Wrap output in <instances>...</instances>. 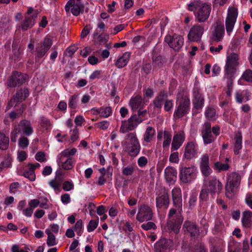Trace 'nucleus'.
<instances>
[{"instance_id": "obj_64", "label": "nucleus", "mask_w": 252, "mask_h": 252, "mask_svg": "<svg viewBox=\"0 0 252 252\" xmlns=\"http://www.w3.org/2000/svg\"><path fill=\"white\" fill-rule=\"evenodd\" d=\"M36 160L39 162H43L46 160L45 155L43 152H39L35 156Z\"/></svg>"}, {"instance_id": "obj_12", "label": "nucleus", "mask_w": 252, "mask_h": 252, "mask_svg": "<svg viewBox=\"0 0 252 252\" xmlns=\"http://www.w3.org/2000/svg\"><path fill=\"white\" fill-rule=\"evenodd\" d=\"M156 206L158 208L167 209L170 204L168 190L165 188H161L156 199Z\"/></svg>"}, {"instance_id": "obj_14", "label": "nucleus", "mask_w": 252, "mask_h": 252, "mask_svg": "<svg viewBox=\"0 0 252 252\" xmlns=\"http://www.w3.org/2000/svg\"><path fill=\"white\" fill-rule=\"evenodd\" d=\"M66 13L71 11V13L75 16H77L83 13L84 10V5L81 1H76L75 0H69L65 7Z\"/></svg>"}, {"instance_id": "obj_52", "label": "nucleus", "mask_w": 252, "mask_h": 252, "mask_svg": "<svg viewBox=\"0 0 252 252\" xmlns=\"http://www.w3.org/2000/svg\"><path fill=\"white\" fill-rule=\"evenodd\" d=\"M98 224V220H91L88 225H87V231L89 232H91L95 230V229L97 227Z\"/></svg>"}, {"instance_id": "obj_28", "label": "nucleus", "mask_w": 252, "mask_h": 252, "mask_svg": "<svg viewBox=\"0 0 252 252\" xmlns=\"http://www.w3.org/2000/svg\"><path fill=\"white\" fill-rule=\"evenodd\" d=\"M129 104L132 110L135 112L138 109H142L145 104L142 96L138 95L131 98Z\"/></svg>"}, {"instance_id": "obj_4", "label": "nucleus", "mask_w": 252, "mask_h": 252, "mask_svg": "<svg viewBox=\"0 0 252 252\" xmlns=\"http://www.w3.org/2000/svg\"><path fill=\"white\" fill-rule=\"evenodd\" d=\"M240 175L233 172L227 175V182L225 186V196L229 199H232L235 194V189L237 188L241 182Z\"/></svg>"}, {"instance_id": "obj_32", "label": "nucleus", "mask_w": 252, "mask_h": 252, "mask_svg": "<svg viewBox=\"0 0 252 252\" xmlns=\"http://www.w3.org/2000/svg\"><path fill=\"white\" fill-rule=\"evenodd\" d=\"M168 240L165 238L160 239L154 245L155 252H164L168 249Z\"/></svg>"}, {"instance_id": "obj_1", "label": "nucleus", "mask_w": 252, "mask_h": 252, "mask_svg": "<svg viewBox=\"0 0 252 252\" xmlns=\"http://www.w3.org/2000/svg\"><path fill=\"white\" fill-rule=\"evenodd\" d=\"M200 169L205 178L199 194V200L200 202H204L209 199V193L213 198L216 193L219 194L223 189V185L216 177L208 178L212 170L209 166V157L207 154H203L200 158Z\"/></svg>"}, {"instance_id": "obj_27", "label": "nucleus", "mask_w": 252, "mask_h": 252, "mask_svg": "<svg viewBox=\"0 0 252 252\" xmlns=\"http://www.w3.org/2000/svg\"><path fill=\"white\" fill-rule=\"evenodd\" d=\"M156 130L155 128L151 126L147 127L142 139V142L143 146L151 143L155 136Z\"/></svg>"}, {"instance_id": "obj_35", "label": "nucleus", "mask_w": 252, "mask_h": 252, "mask_svg": "<svg viewBox=\"0 0 252 252\" xmlns=\"http://www.w3.org/2000/svg\"><path fill=\"white\" fill-rule=\"evenodd\" d=\"M243 225L246 227L250 228L252 225V212L246 211L243 213L242 218Z\"/></svg>"}, {"instance_id": "obj_54", "label": "nucleus", "mask_w": 252, "mask_h": 252, "mask_svg": "<svg viewBox=\"0 0 252 252\" xmlns=\"http://www.w3.org/2000/svg\"><path fill=\"white\" fill-rule=\"evenodd\" d=\"M77 49L78 47L77 46L74 45L70 46L66 49L64 54L66 56L71 57Z\"/></svg>"}, {"instance_id": "obj_15", "label": "nucleus", "mask_w": 252, "mask_h": 252, "mask_svg": "<svg viewBox=\"0 0 252 252\" xmlns=\"http://www.w3.org/2000/svg\"><path fill=\"white\" fill-rule=\"evenodd\" d=\"M193 109L196 110H201L204 104V98L200 88L198 87H194L192 91Z\"/></svg>"}, {"instance_id": "obj_34", "label": "nucleus", "mask_w": 252, "mask_h": 252, "mask_svg": "<svg viewBox=\"0 0 252 252\" xmlns=\"http://www.w3.org/2000/svg\"><path fill=\"white\" fill-rule=\"evenodd\" d=\"M177 174V170L173 167H167L164 170L165 178L169 182L174 180L176 178Z\"/></svg>"}, {"instance_id": "obj_26", "label": "nucleus", "mask_w": 252, "mask_h": 252, "mask_svg": "<svg viewBox=\"0 0 252 252\" xmlns=\"http://www.w3.org/2000/svg\"><path fill=\"white\" fill-rule=\"evenodd\" d=\"M163 137V141L162 143V147L163 149H167L169 148L172 140L171 132L168 130L159 131L158 132L157 139L158 141L161 140Z\"/></svg>"}, {"instance_id": "obj_22", "label": "nucleus", "mask_w": 252, "mask_h": 252, "mask_svg": "<svg viewBox=\"0 0 252 252\" xmlns=\"http://www.w3.org/2000/svg\"><path fill=\"white\" fill-rule=\"evenodd\" d=\"M164 41L174 50H178L184 43V39L182 36L175 34L173 36L166 35Z\"/></svg>"}, {"instance_id": "obj_37", "label": "nucleus", "mask_w": 252, "mask_h": 252, "mask_svg": "<svg viewBox=\"0 0 252 252\" xmlns=\"http://www.w3.org/2000/svg\"><path fill=\"white\" fill-rule=\"evenodd\" d=\"M67 158L64 160L65 158H63L62 161V156H60V158L59 160V163H62V167L65 170H70L73 167V161L72 158Z\"/></svg>"}, {"instance_id": "obj_24", "label": "nucleus", "mask_w": 252, "mask_h": 252, "mask_svg": "<svg viewBox=\"0 0 252 252\" xmlns=\"http://www.w3.org/2000/svg\"><path fill=\"white\" fill-rule=\"evenodd\" d=\"M185 133L183 130L179 131L174 135L171 143V152L177 150L180 148L185 141Z\"/></svg>"}, {"instance_id": "obj_9", "label": "nucleus", "mask_w": 252, "mask_h": 252, "mask_svg": "<svg viewBox=\"0 0 252 252\" xmlns=\"http://www.w3.org/2000/svg\"><path fill=\"white\" fill-rule=\"evenodd\" d=\"M197 170L194 166L181 167L180 169V179L184 184L191 182L197 177Z\"/></svg>"}, {"instance_id": "obj_46", "label": "nucleus", "mask_w": 252, "mask_h": 252, "mask_svg": "<svg viewBox=\"0 0 252 252\" xmlns=\"http://www.w3.org/2000/svg\"><path fill=\"white\" fill-rule=\"evenodd\" d=\"M23 176L29 179L31 181H33L35 179V174L34 171L31 169L30 167L29 168L25 171L23 173Z\"/></svg>"}, {"instance_id": "obj_45", "label": "nucleus", "mask_w": 252, "mask_h": 252, "mask_svg": "<svg viewBox=\"0 0 252 252\" xmlns=\"http://www.w3.org/2000/svg\"><path fill=\"white\" fill-rule=\"evenodd\" d=\"M229 168L230 166L227 163H222L221 162H217L214 164V168L219 172L227 171Z\"/></svg>"}, {"instance_id": "obj_57", "label": "nucleus", "mask_w": 252, "mask_h": 252, "mask_svg": "<svg viewBox=\"0 0 252 252\" xmlns=\"http://www.w3.org/2000/svg\"><path fill=\"white\" fill-rule=\"evenodd\" d=\"M197 195L195 193L192 194L189 198V204L190 208L192 209L195 205L197 201Z\"/></svg>"}, {"instance_id": "obj_13", "label": "nucleus", "mask_w": 252, "mask_h": 252, "mask_svg": "<svg viewBox=\"0 0 252 252\" xmlns=\"http://www.w3.org/2000/svg\"><path fill=\"white\" fill-rule=\"evenodd\" d=\"M238 16V10L234 7H229L228 9L225 20V27L227 34L230 35L232 31Z\"/></svg>"}, {"instance_id": "obj_59", "label": "nucleus", "mask_w": 252, "mask_h": 252, "mask_svg": "<svg viewBox=\"0 0 252 252\" xmlns=\"http://www.w3.org/2000/svg\"><path fill=\"white\" fill-rule=\"evenodd\" d=\"M74 188V185L69 181H65L63 185V189L65 191H70Z\"/></svg>"}, {"instance_id": "obj_6", "label": "nucleus", "mask_w": 252, "mask_h": 252, "mask_svg": "<svg viewBox=\"0 0 252 252\" xmlns=\"http://www.w3.org/2000/svg\"><path fill=\"white\" fill-rule=\"evenodd\" d=\"M125 139L128 141L129 145L126 147L129 155L135 157L139 153L141 146L135 132L128 133Z\"/></svg>"}, {"instance_id": "obj_19", "label": "nucleus", "mask_w": 252, "mask_h": 252, "mask_svg": "<svg viewBox=\"0 0 252 252\" xmlns=\"http://www.w3.org/2000/svg\"><path fill=\"white\" fill-rule=\"evenodd\" d=\"M183 230L185 234L191 237H197L200 234L199 227L196 222L186 220L183 225Z\"/></svg>"}, {"instance_id": "obj_2", "label": "nucleus", "mask_w": 252, "mask_h": 252, "mask_svg": "<svg viewBox=\"0 0 252 252\" xmlns=\"http://www.w3.org/2000/svg\"><path fill=\"white\" fill-rule=\"evenodd\" d=\"M172 203L174 208H171L168 214L167 226L168 229L178 233L184 220L182 212V191L179 188H175L172 190Z\"/></svg>"}, {"instance_id": "obj_10", "label": "nucleus", "mask_w": 252, "mask_h": 252, "mask_svg": "<svg viewBox=\"0 0 252 252\" xmlns=\"http://www.w3.org/2000/svg\"><path fill=\"white\" fill-rule=\"evenodd\" d=\"M53 44L52 40L46 37L43 41L38 44L35 49V62H38V60L44 57Z\"/></svg>"}, {"instance_id": "obj_62", "label": "nucleus", "mask_w": 252, "mask_h": 252, "mask_svg": "<svg viewBox=\"0 0 252 252\" xmlns=\"http://www.w3.org/2000/svg\"><path fill=\"white\" fill-rule=\"evenodd\" d=\"M246 204L252 209V193H248L247 194L245 200Z\"/></svg>"}, {"instance_id": "obj_20", "label": "nucleus", "mask_w": 252, "mask_h": 252, "mask_svg": "<svg viewBox=\"0 0 252 252\" xmlns=\"http://www.w3.org/2000/svg\"><path fill=\"white\" fill-rule=\"evenodd\" d=\"M211 11L210 4L206 3L201 4L195 14L196 20L199 23L205 22L209 18Z\"/></svg>"}, {"instance_id": "obj_5", "label": "nucleus", "mask_w": 252, "mask_h": 252, "mask_svg": "<svg viewBox=\"0 0 252 252\" xmlns=\"http://www.w3.org/2000/svg\"><path fill=\"white\" fill-rule=\"evenodd\" d=\"M22 132L26 136H30L33 133V130L30 121L25 119L23 120L18 125L15 126L11 132V141L14 142H16L18 135Z\"/></svg>"}, {"instance_id": "obj_18", "label": "nucleus", "mask_w": 252, "mask_h": 252, "mask_svg": "<svg viewBox=\"0 0 252 252\" xmlns=\"http://www.w3.org/2000/svg\"><path fill=\"white\" fill-rule=\"evenodd\" d=\"M201 133L205 145L214 142L216 139V136L212 133L211 125L209 122H207L204 124Z\"/></svg>"}, {"instance_id": "obj_21", "label": "nucleus", "mask_w": 252, "mask_h": 252, "mask_svg": "<svg viewBox=\"0 0 252 252\" xmlns=\"http://www.w3.org/2000/svg\"><path fill=\"white\" fill-rule=\"evenodd\" d=\"M224 34V27L222 24L216 23L213 25V30L210 34V39L212 41L219 42L222 39Z\"/></svg>"}, {"instance_id": "obj_36", "label": "nucleus", "mask_w": 252, "mask_h": 252, "mask_svg": "<svg viewBox=\"0 0 252 252\" xmlns=\"http://www.w3.org/2000/svg\"><path fill=\"white\" fill-rule=\"evenodd\" d=\"M152 61L154 68H160L162 67L163 64L166 62V59L161 56H153Z\"/></svg>"}, {"instance_id": "obj_48", "label": "nucleus", "mask_w": 252, "mask_h": 252, "mask_svg": "<svg viewBox=\"0 0 252 252\" xmlns=\"http://www.w3.org/2000/svg\"><path fill=\"white\" fill-rule=\"evenodd\" d=\"M83 227V221L82 220H79L76 222L73 229L77 233V235L81 236L82 234V229Z\"/></svg>"}, {"instance_id": "obj_63", "label": "nucleus", "mask_w": 252, "mask_h": 252, "mask_svg": "<svg viewBox=\"0 0 252 252\" xmlns=\"http://www.w3.org/2000/svg\"><path fill=\"white\" fill-rule=\"evenodd\" d=\"M137 162L140 167H143L147 165L148 159L145 157L142 156L138 158Z\"/></svg>"}, {"instance_id": "obj_25", "label": "nucleus", "mask_w": 252, "mask_h": 252, "mask_svg": "<svg viewBox=\"0 0 252 252\" xmlns=\"http://www.w3.org/2000/svg\"><path fill=\"white\" fill-rule=\"evenodd\" d=\"M29 95V92L28 89L21 88L17 91L15 95L11 99L8 105L12 106L15 102H21L25 100Z\"/></svg>"}, {"instance_id": "obj_50", "label": "nucleus", "mask_w": 252, "mask_h": 252, "mask_svg": "<svg viewBox=\"0 0 252 252\" xmlns=\"http://www.w3.org/2000/svg\"><path fill=\"white\" fill-rule=\"evenodd\" d=\"M40 121L41 126L46 129H48L51 126L50 121L44 116L40 117Z\"/></svg>"}, {"instance_id": "obj_42", "label": "nucleus", "mask_w": 252, "mask_h": 252, "mask_svg": "<svg viewBox=\"0 0 252 252\" xmlns=\"http://www.w3.org/2000/svg\"><path fill=\"white\" fill-rule=\"evenodd\" d=\"M98 170L101 174L100 176L104 177L106 176L107 178H110L111 179L113 173V168L111 166H109L107 169L103 167L100 168Z\"/></svg>"}, {"instance_id": "obj_23", "label": "nucleus", "mask_w": 252, "mask_h": 252, "mask_svg": "<svg viewBox=\"0 0 252 252\" xmlns=\"http://www.w3.org/2000/svg\"><path fill=\"white\" fill-rule=\"evenodd\" d=\"M204 26L200 24L194 25L190 30L188 37L191 41H198L204 32Z\"/></svg>"}, {"instance_id": "obj_7", "label": "nucleus", "mask_w": 252, "mask_h": 252, "mask_svg": "<svg viewBox=\"0 0 252 252\" xmlns=\"http://www.w3.org/2000/svg\"><path fill=\"white\" fill-rule=\"evenodd\" d=\"M190 104L189 97L187 95H183L179 101L177 109L174 111V118L178 119L187 115L190 110Z\"/></svg>"}, {"instance_id": "obj_58", "label": "nucleus", "mask_w": 252, "mask_h": 252, "mask_svg": "<svg viewBox=\"0 0 252 252\" xmlns=\"http://www.w3.org/2000/svg\"><path fill=\"white\" fill-rule=\"evenodd\" d=\"M173 107V103L172 100L166 99L164 104V109L166 112L170 111Z\"/></svg>"}, {"instance_id": "obj_30", "label": "nucleus", "mask_w": 252, "mask_h": 252, "mask_svg": "<svg viewBox=\"0 0 252 252\" xmlns=\"http://www.w3.org/2000/svg\"><path fill=\"white\" fill-rule=\"evenodd\" d=\"M167 97V94L165 91H160L153 101L154 108L155 109L160 110L162 103Z\"/></svg>"}, {"instance_id": "obj_38", "label": "nucleus", "mask_w": 252, "mask_h": 252, "mask_svg": "<svg viewBox=\"0 0 252 252\" xmlns=\"http://www.w3.org/2000/svg\"><path fill=\"white\" fill-rule=\"evenodd\" d=\"M9 142V137L6 136L4 134L0 132V149L5 150L8 149Z\"/></svg>"}, {"instance_id": "obj_17", "label": "nucleus", "mask_w": 252, "mask_h": 252, "mask_svg": "<svg viewBox=\"0 0 252 252\" xmlns=\"http://www.w3.org/2000/svg\"><path fill=\"white\" fill-rule=\"evenodd\" d=\"M198 145L195 141H189L185 147L184 157L187 159H191L197 157Z\"/></svg>"}, {"instance_id": "obj_39", "label": "nucleus", "mask_w": 252, "mask_h": 252, "mask_svg": "<svg viewBox=\"0 0 252 252\" xmlns=\"http://www.w3.org/2000/svg\"><path fill=\"white\" fill-rule=\"evenodd\" d=\"M79 102V95L74 94L69 99L68 106L71 109H75L78 107Z\"/></svg>"}, {"instance_id": "obj_56", "label": "nucleus", "mask_w": 252, "mask_h": 252, "mask_svg": "<svg viewBox=\"0 0 252 252\" xmlns=\"http://www.w3.org/2000/svg\"><path fill=\"white\" fill-rule=\"evenodd\" d=\"M134 171V168L131 165L127 166L123 168L122 173L126 176L131 175Z\"/></svg>"}, {"instance_id": "obj_49", "label": "nucleus", "mask_w": 252, "mask_h": 252, "mask_svg": "<svg viewBox=\"0 0 252 252\" xmlns=\"http://www.w3.org/2000/svg\"><path fill=\"white\" fill-rule=\"evenodd\" d=\"M77 152V150L75 148H72L70 150H65L60 154V156H62V161L63 158H67L68 156L74 155Z\"/></svg>"}, {"instance_id": "obj_31", "label": "nucleus", "mask_w": 252, "mask_h": 252, "mask_svg": "<svg viewBox=\"0 0 252 252\" xmlns=\"http://www.w3.org/2000/svg\"><path fill=\"white\" fill-rule=\"evenodd\" d=\"M130 57V52H125L119 58L115 63V65L118 68H122L126 66L128 63Z\"/></svg>"}, {"instance_id": "obj_3", "label": "nucleus", "mask_w": 252, "mask_h": 252, "mask_svg": "<svg viewBox=\"0 0 252 252\" xmlns=\"http://www.w3.org/2000/svg\"><path fill=\"white\" fill-rule=\"evenodd\" d=\"M239 60L238 55L234 53H231L226 58L224 67L223 80L226 83V94L228 97L231 95L235 75L239 65Z\"/></svg>"}, {"instance_id": "obj_40", "label": "nucleus", "mask_w": 252, "mask_h": 252, "mask_svg": "<svg viewBox=\"0 0 252 252\" xmlns=\"http://www.w3.org/2000/svg\"><path fill=\"white\" fill-rule=\"evenodd\" d=\"M45 232L48 235L47 240V244L48 246H53L56 245L55 236L51 233V230L47 229L46 230Z\"/></svg>"}, {"instance_id": "obj_33", "label": "nucleus", "mask_w": 252, "mask_h": 252, "mask_svg": "<svg viewBox=\"0 0 252 252\" xmlns=\"http://www.w3.org/2000/svg\"><path fill=\"white\" fill-rule=\"evenodd\" d=\"M242 148V135L241 132H239L234 137L233 151L235 155H238Z\"/></svg>"}, {"instance_id": "obj_44", "label": "nucleus", "mask_w": 252, "mask_h": 252, "mask_svg": "<svg viewBox=\"0 0 252 252\" xmlns=\"http://www.w3.org/2000/svg\"><path fill=\"white\" fill-rule=\"evenodd\" d=\"M205 115L209 120H214L216 116V110L212 106H208L205 111Z\"/></svg>"}, {"instance_id": "obj_51", "label": "nucleus", "mask_w": 252, "mask_h": 252, "mask_svg": "<svg viewBox=\"0 0 252 252\" xmlns=\"http://www.w3.org/2000/svg\"><path fill=\"white\" fill-rule=\"evenodd\" d=\"M19 145L22 149L27 148L29 144V141L27 137L25 136H21L19 139Z\"/></svg>"}, {"instance_id": "obj_53", "label": "nucleus", "mask_w": 252, "mask_h": 252, "mask_svg": "<svg viewBox=\"0 0 252 252\" xmlns=\"http://www.w3.org/2000/svg\"><path fill=\"white\" fill-rule=\"evenodd\" d=\"M108 39V35L100 34L98 37V39L100 45L106 44V47L109 49L111 48V46L107 44Z\"/></svg>"}, {"instance_id": "obj_55", "label": "nucleus", "mask_w": 252, "mask_h": 252, "mask_svg": "<svg viewBox=\"0 0 252 252\" xmlns=\"http://www.w3.org/2000/svg\"><path fill=\"white\" fill-rule=\"evenodd\" d=\"M200 1L199 0H194L188 4V9L191 11H194L197 8L200 7Z\"/></svg>"}, {"instance_id": "obj_11", "label": "nucleus", "mask_w": 252, "mask_h": 252, "mask_svg": "<svg viewBox=\"0 0 252 252\" xmlns=\"http://www.w3.org/2000/svg\"><path fill=\"white\" fill-rule=\"evenodd\" d=\"M28 79V76L21 72L15 71L12 72L7 82V86L10 88H15L24 83Z\"/></svg>"}, {"instance_id": "obj_43", "label": "nucleus", "mask_w": 252, "mask_h": 252, "mask_svg": "<svg viewBox=\"0 0 252 252\" xmlns=\"http://www.w3.org/2000/svg\"><path fill=\"white\" fill-rule=\"evenodd\" d=\"M241 79L252 84V70L250 69L246 70L243 73Z\"/></svg>"}, {"instance_id": "obj_16", "label": "nucleus", "mask_w": 252, "mask_h": 252, "mask_svg": "<svg viewBox=\"0 0 252 252\" xmlns=\"http://www.w3.org/2000/svg\"><path fill=\"white\" fill-rule=\"evenodd\" d=\"M153 217L152 209L147 205L140 206L136 215V220L140 222L151 220Z\"/></svg>"}, {"instance_id": "obj_29", "label": "nucleus", "mask_w": 252, "mask_h": 252, "mask_svg": "<svg viewBox=\"0 0 252 252\" xmlns=\"http://www.w3.org/2000/svg\"><path fill=\"white\" fill-rule=\"evenodd\" d=\"M37 17V13L34 12V15L25 16V19L21 24V28L23 31H27L32 28L35 24V21Z\"/></svg>"}, {"instance_id": "obj_61", "label": "nucleus", "mask_w": 252, "mask_h": 252, "mask_svg": "<svg viewBox=\"0 0 252 252\" xmlns=\"http://www.w3.org/2000/svg\"><path fill=\"white\" fill-rule=\"evenodd\" d=\"M193 252H207V249L204 244L199 243L195 245Z\"/></svg>"}, {"instance_id": "obj_8", "label": "nucleus", "mask_w": 252, "mask_h": 252, "mask_svg": "<svg viewBox=\"0 0 252 252\" xmlns=\"http://www.w3.org/2000/svg\"><path fill=\"white\" fill-rule=\"evenodd\" d=\"M144 121V119L133 114L127 120L122 121L120 128V132L125 133L134 129L137 126Z\"/></svg>"}, {"instance_id": "obj_47", "label": "nucleus", "mask_w": 252, "mask_h": 252, "mask_svg": "<svg viewBox=\"0 0 252 252\" xmlns=\"http://www.w3.org/2000/svg\"><path fill=\"white\" fill-rule=\"evenodd\" d=\"M141 228L146 230H156L157 226L155 223L152 221H148L146 223H143L141 226Z\"/></svg>"}, {"instance_id": "obj_41", "label": "nucleus", "mask_w": 252, "mask_h": 252, "mask_svg": "<svg viewBox=\"0 0 252 252\" xmlns=\"http://www.w3.org/2000/svg\"><path fill=\"white\" fill-rule=\"evenodd\" d=\"M112 110L111 107L105 106L100 108L99 115L104 118H107L111 115Z\"/></svg>"}, {"instance_id": "obj_60", "label": "nucleus", "mask_w": 252, "mask_h": 252, "mask_svg": "<svg viewBox=\"0 0 252 252\" xmlns=\"http://www.w3.org/2000/svg\"><path fill=\"white\" fill-rule=\"evenodd\" d=\"M79 129L75 127L72 130V133L70 136V139L72 142L77 140L79 138Z\"/></svg>"}]
</instances>
